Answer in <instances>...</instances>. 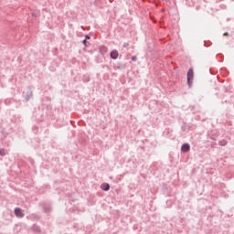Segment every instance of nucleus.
Listing matches in <instances>:
<instances>
[{
    "mask_svg": "<svg viewBox=\"0 0 234 234\" xmlns=\"http://www.w3.org/2000/svg\"><path fill=\"white\" fill-rule=\"evenodd\" d=\"M6 154H5V149H0V156H5Z\"/></svg>",
    "mask_w": 234,
    "mask_h": 234,
    "instance_id": "obj_9",
    "label": "nucleus"
},
{
    "mask_svg": "<svg viewBox=\"0 0 234 234\" xmlns=\"http://www.w3.org/2000/svg\"><path fill=\"white\" fill-rule=\"evenodd\" d=\"M82 43H83V45H85V47H87V39H84V40L82 41Z\"/></svg>",
    "mask_w": 234,
    "mask_h": 234,
    "instance_id": "obj_13",
    "label": "nucleus"
},
{
    "mask_svg": "<svg viewBox=\"0 0 234 234\" xmlns=\"http://www.w3.org/2000/svg\"><path fill=\"white\" fill-rule=\"evenodd\" d=\"M186 76H187V85L188 87H191V85H193V78H194V73L192 69H188Z\"/></svg>",
    "mask_w": 234,
    "mask_h": 234,
    "instance_id": "obj_1",
    "label": "nucleus"
},
{
    "mask_svg": "<svg viewBox=\"0 0 234 234\" xmlns=\"http://www.w3.org/2000/svg\"><path fill=\"white\" fill-rule=\"evenodd\" d=\"M101 54H105V52H107V48L101 47Z\"/></svg>",
    "mask_w": 234,
    "mask_h": 234,
    "instance_id": "obj_7",
    "label": "nucleus"
},
{
    "mask_svg": "<svg viewBox=\"0 0 234 234\" xmlns=\"http://www.w3.org/2000/svg\"><path fill=\"white\" fill-rule=\"evenodd\" d=\"M118 56H119V53H118V50L116 49L111 51L110 53V57L112 58V59H118Z\"/></svg>",
    "mask_w": 234,
    "mask_h": 234,
    "instance_id": "obj_4",
    "label": "nucleus"
},
{
    "mask_svg": "<svg viewBox=\"0 0 234 234\" xmlns=\"http://www.w3.org/2000/svg\"><path fill=\"white\" fill-rule=\"evenodd\" d=\"M132 61H136V57H132Z\"/></svg>",
    "mask_w": 234,
    "mask_h": 234,
    "instance_id": "obj_14",
    "label": "nucleus"
},
{
    "mask_svg": "<svg viewBox=\"0 0 234 234\" xmlns=\"http://www.w3.org/2000/svg\"><path fill=\"white\" fill-rule=\"evenodd\" d=\"M31 96H32V92H30V94L26 97V100L28 101V100H30Z\"/></svg>",
    "mask_w": 234,
    "mask_h": 234,
    "instance_id": "obj_11",
    "label": "nucleus"
},
{
    "mask_svg": "<svg viewBox=\"0 0 234 234\" xmlns=\"http://www.w3.org/2000/svg\"><path fill=\"white\" fill-rule=\"evenodd\" d=\"M90 80V79L89 78V76H86V77L83 78V81L86 82V83Z\"/></svg>",
    "mask_w": 234,
    "mask_h": 234,
    "instance_id": "obj_8",
    "label": "nucleus"
},
{
    "mask_svg": "<svg viewBox=\"0 0 234 234\" xmlns=\"http://www.w3.org/2000/svg\"><path fill=\"white\" fill-rule=\"evenodd\" d=\"M44 211H45V213H50L51 208L50 207H45Z\"/></svg>",
    "mask_w": 234,
    "mask_h": 234,
    "instance_id": "obj_10",
    "label": "nucleus"
},
{
    "mask_svg": "<svg viewBox=\"0 0 234 234\" xmlns=\"http://www.w3.org/2000/svg\"><path fill=\"white\" fill-rule=\"evenodd\" d=\"M32 16H36V14L33 13Z\"/></svg>",
    "mask_w": 234,
    "mask_h": 234,
    "instance_id": "obj_16",
    "label": "nucleus"
},
{
    "mask_svg": "<svg viewBox=\"0 0 234 234\" xmlns=\"http://www.w3.org/2000/svg\"><path fill=\"white\" fill-rule=\"evenodd\" d=\"M15 215L19 218H23V217H25V214H23V210H21V208L19 207L15 208Z\"/></svg>",
    "mask_w": 234,
    "mask_h": 234,
    "instance_id": "obj_3",
    "label": "nucleus"
},
{
    "mask_svg": "<svg viewBox=\"0 0 234 234\" xmlns=\"http://www.w3.org/2000/svg\"><path fill=\"white\" fill-rule=\"evenodd\" d=\"M224 36H228V33H225Z\"/></svg>",
    "mask_w": 234,
    "mask_h": 234,
    "instance_id": "obj_15",
    "label": "nucleus"
},
{
    "mask_svg": "<svg viewBox=\"0 0 234 234\" xmlns=\"http://www.w3.org/2000/svg\"><path fill=\"white\" fill-rule=\"evenodd\" d=\"M181 151L182 153H189V151H191V145H189V144H184L181 146Z\"/></svg>",
    "mask_w": 234,
    "mask_h": 234,
    "instance_id": "obj_2",
    "label": "nucleus"
},
{
    "mask_svg": "<svg viewBox=\"0 0 234 234\" xmlns=\"http://www.w3.org/2000/svg\"><path fill=\"white\" fill-rule=\"evenodd\" d=\"M219 145H221V147H224V146H226V145H228V141H226V140H221V141H219Z\"/></svg>",
    "mask_w": 234,
    "mask_h": 234,
    "instance_id": "obj_6",
    "label": "nucleus"
},
{
    "mask_svg": "<svg viewBox=\"0 0 234 234\" xmlns=\"http://www.w3.org/2000/svg\"><path fill=\"white\" fill-rule=\"evenodd\" d=\"M85 39H86V41H87V39H90V36L86 35V36H85Z\"/></svg>",
    "mask_w": 234,
    "mask_h": 234,
    "instance_id": "obj_12",
    "label": "nucleus"
},
{
    "mask_svg": "<svg viewBox=\"0 0 234 234\" xmlns=\"http://www.w3.org/2000/svg\"><path fill=\"white\" fill-rule=\"evenodd\" d=\"M101 187L102 191H109V189H111V185L105 183V184H102L101 186Z\"/></svg>",
    "mask_w": 234,
    "mask_h": 234,
    "instance_id": "obj_5",
    "label": "nucleus"
}]
</instances>
